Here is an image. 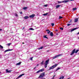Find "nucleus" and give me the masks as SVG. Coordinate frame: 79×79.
Here are the masks:
<instances>
[{
	"instance_id": "1",
	"label": "nucleus",
	"mask_w": 79,
	"mask_h": 79,
	"mask_svg": "<svg viewBox=\"0 0 79 79\" xmlns=\"http://www.w3.org/2000/svg\"><path fill=\"white\" fill-rule=\"evenodd\" d=\"M62 54H60L58 55H56L55 56H53L51 58V59L52 60H54V59L55 58H58V57H59V56H62Z\"/></svg>"
},
{
	"instance_id": "2",
	"label": "nucleus",
	"mask_w": 79,
	"mask_h": 79,
	"mask_svg": "<svg viewBox=\"0 0 79 79\" xmlns=\"http://www.w3.org/2000/svg\"><path fill=\"white\" fill-rule=\"evenodd\" d=\"M57 65H58V64H56L52 66L51 67H50L49 70H50L51 69H53V68H55L56 67V66H57Z\"/></svg>"
},
{
	"instance_id": "3",
	"label": "nucleus",
	"mask_w": 79,
	"mask_h": 79,
	"mask_svg": "<svg viewBox=\"0 0 79 79\" xmlns=\"http://www.w3.org/2000/svg\"><path fill=\"white\" fill-rule=\"evenodd\" d=\"M69 2V0H67L63 1L62 2L58 1V3H67V2Z\"/></svg>"
},
{
	"instance_id": "4",
	"label": "nucleus",
	"mask_w": 79,
	"mask_h": 79,
	"mask_svg": "<svg viewBox=\"0 0 79 79\" xmlns=\"http://www.w3.org/2000/svg\"><path fill=\"white\" fill-rule=\"evenodd\" d=\"M44 76H45V73H41L39 77V78H40V77H43Z\"/></svg>"
},
{
	"instance_id": "5",
	"label": "nucleus",
	"mask_w": 79,
	"mask_h": 79,
	"mask_svg": "<svg viewBox=\"0 0 79 79\" xmlns=\"http://www.w3.org/2000/svg\"><path fill=\"white\" fill-rule=\"evenodd\" d=\"M6 71L7 73H11L12 71V70H8V69H7L6 70Z\"/></svg>"
},
{
	"instance_id": "6",
	"label": "nucleus",
	"mask_w": 79,
	"mask_h": 79,
	"mask_svg": "<svg viewBox=\"0 0 79 79\" xmlns=\"http://www.w3.org/2000/svg\"><path fill=\"white\" fill-rule=\"evenodd\" d=\"M76 51V49H75L74 50H73V51L72 52V53L70 54L71 55H73V54Z\"/></svg>"
},
{
	"instance_id": "7",
	"label": "nucleus",
	"mask_w": 79,
	"mask_h": 79,
	"mask_svg": "<svg viewBox=\"0 0 79 79\" xmlns=\"http://www.w3.org/2000/svg\"><path fill=\"white\" fill-rule=\"evenodd\" d=\"M49 61H50L49 59H48V60H47L45 62V64H48V63Z\"/></svg>"
},
{
	"instance_id": "8",
	"label": "nucleus",
	"mask_w": 79,
	"mask_h": 79,
	"mask_svg": "<svg viewBox=\"0 0 79 79\" xmlns=\"http://www.w3.org/2000/svg\"><path fill=\"white\" fill-rule=\"evenodd\" d=\"M78 20L79 19L78 18L75 19L74 20V23H77L78 22Z\"/></svg>"
},
{
	"instance_id": "9",
	"label": "nucleus",
	"mask_w": 79,
	"mask_h": 79,
	"mask_svg": "<svg viewBox=\"0 0 79 79\" xmlns=\"http://www.w3.org/2000/svg\"><path fill=\"white\" fill-rule=\"evenodd\" d=\"M35 16V14H32L29 16L30 18H34Z\"/></svg>"
},
{
	"instance_id": "10",
	"label": "nucleus",
	"mask_w": 79,
	"mask_h": 79,
	"mask_svg": "<svg viewBox=\"0 0 79 79\" xmlns=\"http://www.w3.org/2000/svg\"><path fill=\"white\" fill-rule=\"evenodd\" d=\"M11 50H13V49H7L4 51V52L6 53V52H9V51H11Z\"/></svg>"
},
{
	"instance_id": "11",
	"label": "nucleus",
	"mask_w": 79,
	"mask_h": 79,
	"mask_svg": "<svg viewBox=\"0 0 79 79\" xmlns=\"http://www.w3.org/2000/svg\"><path fill=\"white\" fill-rule=\"evenodd\" d=\"M77 29V27L72 29L71 31V32H73V31H75V30H76V29Z\"/></svg>"
},
{
	"instance_id": "12",
	"label": "nucleus",
	"mask_w": 79,
	"mask_h": 79,
	"mask_svg": "<svg viewBox=\"0 0 79 79\" xmlns=\"http://www.w3.org/2000/svg\"><path fill=\"white\" fill-rule=\"evenodd\" d=\"M24 73H23L22 74H21V75H19L18 76V77L19 78L21 77H22V76H24Z\"/></svg>"
},
{
	"instance_id": "13",
	"label": "nucleus",
	"mask_w": 79,
	"mask_h": 79,
	"mask_svg": "<svg viewBox=\"0 0 79 79\" xmlns=\"http://www.w3.org/2000/svg\"><path fill=\"white\" fill-rule=\"evenodd\" d=\"M24 18L25 19H27L29 18V17L28 16H26L24 17Z\"/></svg>"
},
{
	"instance_id": "14",
	"label": "nucleus",
	"mask_w": 79,
	"mask_h": 79,
	"mask_svg": "<svg viewBox=\"0 0 79 79\" xmlns=\"http://www.w3.org/2000/svg\"><path fill=\"white\" fill-rule=\"evenodd\" d=\"M50 35L51 37H53V32H51L50 33Z\"/></svg>"
},
{
	"instance_id": "15",
	"label": "nucleus",
	"mask_w": 79,
	"mask_h": 79,
	"mask_svg": "<svg viewBox=\"0 0 79 79\" xmlns=\"http://www.w3.org/2000/svg\"><path fill=\"white\" fill-rule=\"evenodd\" d=\"M39 70L40 72H43L44 71V69H43Z\"/></svg>"
},
{
	"instance_id": "16",
	"label": "nucleus",
	"mask_w": 79,
	"mask_h": 79,
	"mask_svg": "<svg viewBox=\"0 0 79 79\" xmlns=\"http://www.w3.org/2000/svg\"><path fill=\"white\" fill-rule=\"evenodd\" d=\"M60 6V5H58L56 6V8H59Z\"/></svg>"
},
{
	"instance_id": "17",
	"label": "nucleus",
	"mask_w": 79,
	"mask_h": 79,
	"mask_svg": "<svg viewBox=\"0 0 79 79\" xmlns=\"http://www.w3.org/2000/svg\"><path fill=\"white\" fill-rule=\"evenodd\" d=\"M21 64V62H19V63H17V64H16V65H19L20 64Z\"/></svg>"
},
{
	"instance_id": "18",
	"label": "nucleus",
	"mask_w": 79,
	"mask_h": 79,
	"mask_svg": "<svg viewBox=\"0 0 79 79\" xmlns=\"http://www.w3.org/2000/svg\"><path fill=\"white\" fill-rule=\"evenodd\" d=\"M64 79V77L62 76V77H61L59 79Z\"/></svg>"
},
{
	"instance_id": "19",
	"label": "nucleus",
	"mask_w": 79,
	"mask_h": 79,
	"mask_svg": "<svg viewBox=\"0 0 79 79\" xmlns=\"http://www.w3.org/2000/svg\"><path fill=\"white\" fill-rule=\"evenodd\" d=\"M47 64H44V65H45L44 67L45 68H46L47 67Z\"/></svg>"
},
{
	"instance_id": "20",
	"label": "nucleus",
	"mask_w": 79,
	"mask_h": 79,
	"mask_svg": "<svg viewBox=\"0 0 79 79\" xmlns=\"http://www.w3.org/2000/svg\"><path fill=\"white\" fill-rule=\"evenodd\" d=\"M15 16H16V17H18V15L17 14H15L14 15Z\"/></svg>"
},
{
	"instance_id": "21",
	"label": "nucleus",
	"mask_w": 79,
	"mask_h": 79,
	"mask_svg": "<svg viewBox=\"0 0 79 79\" xmlns=\"http://www.w3.org/2000/svg\"><path fill=\"white\" fill-rule=\"evenodd\" d=\"M61 69L60 68H58L57 69H56V71H57L58 70H59V69Z\"/></svg>"
},
{
	"instance_id": "22",
	"label": "nucleus",
	"mask_w": 79,
	"mask_h": 79,
	"mask_svg": "<svg viewBox=\"0 0 79 79\" xmlns=\"http://www.w3.org/2000/svg\"><path fill=\"white\" fill-rule=\"evenodd\" d=\"M73 11H75V10H77V8H73Z\"/></svg>"
},
{
	"instance_id": "23",
	"label": "nucleus",
	"mask_w": 79,
	"mask_h": 79,
	"mask_svg": "<svg viewBox=\"0 0 79 79\" xmlns=\"http://www.w3.org/2000/svg\"><path fill=\"white\" fill-rule=\"evenodd\" d=\"M48 13H46V14H43L44 16H47V15H48Z\"/></svg>"
},
{
	"instance_id": "24",
	"label": "nucleus",
	"mask_w": 79,
	"mask_h": 79,
	"mask_svg": "<svg viewBox=\"0 0 79 79\" xmlns=\"http://www.w3.org/2000/svg\"><path fill=\"white\" fill-rule=\"evenodd\" d=\"M29 30H31V31H32V30H34V29L32 28H30L29 29Z\"/></svg>"
},
{
	"instance_id": "25",
	"label": "nucleus",
	"mask_w": 79,
	"mask_h": 79,
	"mask_svg": "<svg viewBox=\"0 0 79 79\" xmlns=\"http://www.w3.org/2000/svg\"><path fill=\"white\" fill-rule=\"evenodd\" d=\"M59 19H62V18H63V17H61V16H59Z\"/></svg>"
},
{
	"instance_id": "26",
	"label": "nucleus",
	"mask_w": 79,
	"mask_h": 79,
	"mask_svg": "<svg viewBox=\"0 0 79 79\" xmlns=\"http://www.w3.org/2000/svg\"><path fill=\"white\" fill-rule=\"evenodd\" d=\"M44 38H45L46 39H48V38L47 37V36H46V35L44 36Z\"/></svg>"
},
{
	"instance_id": "27",
	"label": "nucleus",
	"mask_w": 79,
	"mask_h": 79,
	"mask_svg": "<svg viewBox=\"0 0 79 79\" xmlns=\"http://www.w3.org/2000/svg\"><path fill=\"white\" fill-rule=\"evenodd\" d=\"M44 48L43 47H40V48H39V50H40V49H42V48Z\"/></svg>"
},
{
	"instance_id": "28",
	"label": "nucleus",
	"mask_w": 79,
	"mask_h": 79,
	"mask_svg": "<svg viewBox=\"0 0 79 79\" xmlns=\"http://www.w3.org/2000/svg\"><path fill=\"white\" fill-rule=\"evenodd\" d=\"M40 70H39V71H37L36 72V73L37 74V73H40Z\"/></svg>"
},
{
	"instance_id": "29",
	"label": "nucleus",
	"mask_w": 79,
	"mask_h": 79,
	"mask_svg": "<svg viewBox=\"0 0 79 79\" xmlns=\"http://www.w3.org/2000/svg\"><path fill=\"white\" fill-rule=\"evenodd\" d=\"M79 52V50H77L76 52H75V53H77V52Z\"/></svg>"
},
{
	"instance_id": "30",
	"label": "nucleus",
	"mask_w": 79,
	"mask_h": 79,
	"mask_svg": "<svg viewBox=\"0 0 79 79\" xmlns=\"http://www.w3.org/2000/svg\"><path fill=\"white\" fill-rule=\"evenodd\" d=\"M27 8V7H24L23 8V10H26Z\"/></svg>"
},
{
	"instance_id": "31",
	"label": "nucleus",
	"mask_w": 79,
	"mask_h": 79,
	"mask_svg": "<svg viewBox=\"0 0 79 79\" xmlns=\"http://www.w3.org/2000/svg\"><path fill=\"white\" fill-rule=\"evenodd\" d=\"M42 64H44V61H42V62L41 63V65H42Z\"/></svg>"
},
{
	"instance_id": "32",
	"label": "nucleus",
	"mask_w": 79,
	"mask_h": 79,
	"mask_svg": "<svg viewBox=\"0 0 79 79\" xmlns=\"http://www.w3.org/2000/svg\"><path fill=\"white\" fill-rule=\"evenodd\" d=\"M51 25L52 26H54V25H55V24H54V23H51Z\"/></svg>"
},
{
	"instance_id": "33",
	"label": "nucleus",
	"mask_w": 79,
	"mask_h": 79,
	"mask_svg": "<svg viewBox=\"0 0 79 79\" xmlns=\"http://www.w3.org/2000/svg\"><path fill=\"white\" fill-rule=\"evenodd\" d=\"M0 48H3V46H2L1 45H0Z\"/></svg>"
},
{
	"instance_id": "34",
	"label": "nucleus",
	"mask_w": 79,
	"mask_h": 79,
	"mask_svg": "<svg viewBox=\"0 0 79 79\" xmlns=\"http://www.w3.org/2000/svg\"><path fill=\"white\" fill-rule=\"evenodd\" d=\"M71 24L68 23V24H67V26H70V25H71Z\"/></svg>"
},
{
	"instance_id": "35",
	"label": "nucleus",
	"mask_w": 79,
	"mask_h": 79,
	"mask_svg": "<svg viewBox=\"0 0 79 79\" xmlns=\"http://www.w3.org/2000/svg\"><path fill=\"white\" fill-rule=\"evenodd\" d=\"M7 45H8V46H10V45H11V43H9L7 44Z\"/></svg>"
},
{
	"instance_id": "36",
	"label": "nucleus",
	"mask_w": 79,
	"mask_h": 79,
	"mask_svg": "<svg viewBox=\"0 0 79 79\" xmlns=\"http://www.w3.org/2000/svg\"><path fill=\"white\" fill-rule=\"evenodd\" d=\"M50 32H51V31H48V34H50Z\"/></svg>"
},
{
	"instance_id": "37",
	"label": "nucleus",
	"mask_w": 79,
	"mask_h": 79,
	"mask_svg": "<svg viewBox=\"0 0 79 79\" xmlns=\"http://www.w3.org/2000/svg\"><path fill=\"white\" fill-rule=\"evenodd\" d=\"M32 58H33V57H31L30 58V60H32Z\"/></svg>"
},
{
	"instance_id": "38",
	"label": "nucleus",
	"mask_w": 79,
	"mask_h": 79,
	"mask_svg": "<svg viewBox=\"0 0 79 79\" xmlns=\"http://www.w3.org/2000/svg\"><path fill=\"white\" fill-rule=\"evenodd\" d=\"M46 31H47L48 32V31H50V30H49V29L46 30Z\"/></svg>"
},
{
	"instance_id": "39",
	"label": "nucleus",
	"mask_w": 79,
	"mask_h": 79,
	"mask_svg": "<svg viewBox=\"0 0 79 79\" xmlns=\"http://www.w3.org/2000/svg\"><path fill=\"white\" fill-rule=\"evenodd\" d=\"M72 21V20H71L70 21H69L68 22V23H71V22Z\"/></svg>"
},
{
	"instance_id": "40",
	"label": "nucleus",
	"mask_w": 79,
	"mask_h": 79,
	"mask_svg": "<svg viewBox=\"0 0 79 79\" xmlns=\"http://www.w3.org/2000/svg\"><path fill=\"white\" fill-rule=\"evenodd\" d=\"M60 29H61V30H63V28H60Z\"/></svg>"
},
{
	"instance_id": "41",
	"label": "nucleus",
	"mask_w": 79,
	"mask_h": 79,
	"mask_svg": "<svg viewBox=\"0 0 79 79\" xmlns=\"http://www.w3.org/2000/svg\"><path fill=\"white\" fill-rule=\"evenodd\" d=\"M20 14H21V15H22V14H23V12H20Z\"/></svg>"
},
{
	"instance_id": "42",
	"label": "nucleus",
	"mask_w": 79,
	"mask_h": 79,
	"mask_svg": "<svg viewBox=\"0 0 79 79\" xmlns=\"http://www.w3.org/2000/svg\"><path fill=\"white\" fill-rule=\"evenodd\" d=\"M44 6H47V5H44Z\"/></svg>"
},
{
	"instance_id": "43",
	"label": "nucleus",
	"mask_w": 79,
	"mask_h": 79,
	"mask_svg": "<svg viewBox=\"0 0 79 79\" xmlns=\"http://www.w3.org/2000/svg\"><path fill=\"white\" fill-rule=\"evenodd\" d=\"M55 75H54L53 76V79H54V78H55Z\"/></svg>"
},
{
	"instance_id": "44",
	"label": "nucleus",
	"mask_w": 79,
	"mask_h": 79,
	"mask_svg": "<svg viewBox=\"0 0 79 79\" xmlns=\"http://www.w3.org/2000/svg\"><path fill=\"white\" fill-rule=\"evenodd\" d=\"M2 30V29H0V31H1Z\"/></svg>"
},
{
	"instance_id": "45",
	"label": "nucleus",
	"mask_w": 79,
	"mask_h": 79,
	"mask_svg": "<svg viewBox=\"0 0 79 79\" xmlns=\"http://www.w3.org/2000/svg\"><path fill=\"white\" fill-rule=\"evenodd\" d=\"M36 68V67H35V68H34V69H35Z\"/></svg>"
},
{
	"instance_id": "46",
	"label": "nucleus",
	"mask_w": 79,
	"mask_h": 79,
	"mask_svg": "<svg viewBox=\"0 0 79 79\" xmlns=\"http://www.w3.org/2000/svg\"><path fill=\"white\" fill-rule=\"evenodd\" d=\"M77 34H79V32L77 33Z\"/></svg>"
},
{
	"instance_id": "47",
	"label": "nucleus",
	"mask_w": 79,
	"mask_h": 79,
	"mask_svg": "<svg viewBox=\"0 0 79 79\" xmlns=\"http://www.w3.org/2000/svg\"><path fill=\"white\" fill-rule=\"evenodd\" d=\"M39 65V64H37V66H38Z\"/></svg>"
},
{
	"instance_id": "48",
	"label": "nucleus",
	"mask_w": 79,
	"mask_h": 79,
	"mask_svg": "<svg viewBox=\"0 0 79 79\" xmlns=\"http://www.w3.org/2000/svg\"><path fill=\"white\" fill-rule=\"evenodd\" d=\"M71 1H73V0H71Z\"/></svg>"
},
{
	"instance_id": "49",
	"label": "nucleus",
	"mask_w": 79,
	"mask_h": 79,
	"mask_svg": "<svg viewBox=\"0 0 79 79\" xmlns=\"http://www.w3.org/2000/svg\"><path fill=\"white\" fill-rule=\"evenodd\" d=\"M23 44H24V43H23Z\"/></svg>"
},
{
	"instance_id": "50",
	"label": "nucleus",
	"mask_w": 79,
	"mask_h": 79,
	"mask_svg": "<svg viewBox=\"0 0 79 79\" xmlns=\"http://www.w3.org/2000/svg\"><path fill=\"white\" fill-rule=\"evenodd\" d=\"M43 79H45V78H43Z\"/></svg>"
},
{
	"instance_id": "51",
	"label": "nucleus",
	"mask_w": 79,
	"mask_h": 79,
	"mask_svg": "<svg viewBox=\"0 0 79 79\" xmlns=\"http://www.w3.org/2000/svg\"><path fill=\"white\" fill-rule=\"evenodd\" d=\"M78 39H79V37L78 38Z\"/></svg>"
},
{
	"instance_id": "52",
	"label": "nucleus",
	"mask_w": 79,
	"mask_h": 79,
	"mask_svg": "<svg viewBox=\"0 0 79 79\" xmlns=\"http://www.w3.org/2000/svg\"><path fill=\"white\" fill-rule=\"evenodd\" d=\"M1 73V72H0V74Z\"/></svg>"
}]
</instances>
